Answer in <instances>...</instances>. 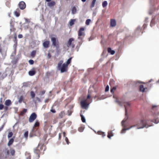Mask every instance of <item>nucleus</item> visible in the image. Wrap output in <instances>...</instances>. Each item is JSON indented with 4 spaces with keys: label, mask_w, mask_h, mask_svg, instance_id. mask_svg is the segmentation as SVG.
<instances>
[{
    "label": "nucleus",
    "mask_w": 159,
    "mask_h": 159,
    "mask_svg": "<svg viewBox=\"0 0 159 159\" xmlns=\"http://www.w3.org/2000/svg\"><path fill=\"white\" fill-rule=\"evenodd\" d=\"M149 126H150L148 125L146 120H141L138 121L136 125L131 126L130 127L127 129H122L121 131V133H124L125 130L129 129L134 127H137V129H141L143 128L144 127L147 128Z\"/></svg>",
    "instance_id": "nucleus-1"
},
{
    "label": "nucleus",
    "mask_w": 159,
    "mask_h": 159,
    "mask_svg": "<svg viewBox=\"0 0 159 159\" xmlns=\"http://www.w3.org/2000/svg\"><path fill=\"white\" fill-rule=\"evenodd\" d=\"M63 63L62 60L60 61L57 64V67L59 70H60L61 73H63L66 72L68 69V66L66 64V63L63 64L61 66V65Z\"/></svg>",
    "instance_id": "nucleus-2"
},
{
    "label": "nucleus",
    "mask_w": 159,
    "mask_h": 159,
    "mask_svg": "<svg viewBox=\"0 0 159 159\" xmlns=\"http://www.w3.org/2000/svg\"><path fill=\"white\" fill-rule=\"evenodd\" d=\"M84 29L83 27H81L80 29L78 31V39L81 40L84 36L85 34L84 32Z\"/></svg>",
    "instance_id": "nucleus-3"
},
{
    "label": "nucleus",
    "mask_w": 159,
    "mask_h": 159,
    "mask_svg": "<svg viewBox=\"0 0 159 159\" xmlns=\"http://www.w3.org/2000/svg\"><path fill=\"white\" fill-rule=\"evenodd\" d=\"M74 39L73 38L70 39L67 41L66 45L68 48L71 47L74 48L75 47V44L74 43Z\"/></svg>",
    "instance_id": "nucleus-4"
},
{
    "label": "nucleus",
    "mask_w": 159,
    "mask_h": 159,
    "mask_svg": "<svg viewBox=\"0 0 159 159\" xmlns=\"http://www.w3.org/2000/svg\"><path fill=\"white\" fill-rule=\"evenodd\" d=\"M51 40L53 46L57 48L59 47V42L57 38L55 37H52L51 38Z\"/></svg>",
    "instance_id": "nucleus-5"
},
{
    "label": "nucleus",
    "mask_w": 159,
    "mask_h": 159,
    "mask_svg": "<svg viewBox=\"0 0 159 159\" xmlns=\"http://www.w3.org/2000/svg\"><path fill=\"white\" fill-rule=\"evenodd\" d=\"M37 115L35 112L32 113L30 116L29 121L31 123L33 122L37 118Z\"/></svg>",
    "instance_id": "nucleus-6"
},
{
    "label": "nucleus",
    "mask_w": 159,
    "mask_h": 159,
    "mask_svg": "<svg viewBox=\"0 0 159 159\" xmlns=\"http://www.w3.org/2000/svg\"><path fill=\"white\" fill-rule=\"evenodd\" d=\"M80 104L83 108L87 109L89 104L88 103L87 100L86 99L81 101Z\"/></svg>",
    "instance_id": "nucleus-7"
},
{
    "label": "nucleus",
    "mask_w": 159,
    "mask_h": 159,
    "mask_svg": "<svg viewBox=\"0 0 159 159\" xmlns=\"http://www.w3.org/2000/svg\"><path fill=\"white\" fill-rule=\"evenodd\" d=\"M39 125L40 123L39 120H36L35 121V123L34 125L33 128L32 130V132H35V130H37V129H36L35 128L39 127Z\"/></svg>",
    "instance_id": "nucleus-8"
},
{
    "label": "nucleus",
    "mask_w": 159,
    "mask_h": 159,
    "mask_svg": "<svg viewBox=\"0 0 159 159\" xmlns=\"http://www.w3.org/2000/svg\"><path fill=\"white\" fill-rule=\"evenodd\" d=\"M19 7L21 10H24L26 7V4L23 1H21L19 2L18 4Z\"/></svg>",
    "instance_id": "nucleus-9"
},
{
    "label": "nucleus",
    "mask_w": 159,
    "mask_h": 159,
    "mask_svg": "<svg viewBox=\"0 0 159 159\" xmlns=\"http://www.w3.org/2000/svg\"><path fill=\"white\" fill-rule=\"evenodd\" d=\"M116 22L114 19H111L110 20V26L112 27H114L116 26Z\"/></svg>",
    "instance_id": "nucleus-10"
},
{
    "label": "nucleus",
    "mask_w": 159,
    "mask_h": 159,
    "mask_svg": "<svg viewBox=\"0 0 159 159\" xmlns=\"http://www.w3.org/2000/svg\"><path fill=\"white\" fill-rule=\"evenodd\" d=\"M49 43L50 42L49 41H45L43 43V46L44 48H48L49 47Z\"/></svg>",
    "instance_id": "nucleus-11"
},
{
    "label": "nucleus",
    "mask_w": 159,
    "mask_h": 159,
    "mask_svg": "<svg viewBox=\"0 0 159 159\" xmlns=\"http://www.w3.org/2000/svg\"><path fill=\"white\" fill-rule=\"evenodd\" d=\"M15 15L17 17L20 16V11L18 8L16 9V11L14 12Z\"/></svg>",
    "instance_id": "nucleus-12"
},
{
    "label": "nucleus",
    "mask_w": 159,
    "mask_h": 159,
    "mask_svg": "<svg viewBox=\"0 0 159 159\" xmlns=\"http://www.w3.org/2000/svg\"><path fill=\"white\" fill-rule=\"evenodd\" d=\"M34 153L36 154L37 155H38V158H39L40 157L39 155L40 153V150L38 148H37L34 149Z\"/></svg>",
    "instance_id": "nucleus-13"
},
{
    "label": "nucleus",
    "mask_w": 159,
    "mask_h": 159,
    "mask_svg": "<svg viewBox=\"0 0 159 159\" xmlns=\"http://www.w3.org/2000/svg\"><path fill=\"white\" fill-rule=\"evenodd\" d=\"M5 104L7 106H9L11 104V102L10 100L7 99L6 100L5 102Z\"/></svg>",
    "instance_id": "nucleus-14"
},
{
    "label": "nucleus",
    "mask_w": 159,
    "mask_h": 159,
    "mask_svg": "<svg viewBox=\"0 0 159 159\" xmlns=\"http://www.w3.org/2000/svg\"><path fill=\"white\" fill-rule=\"evenodd\" d=\"M55 2L53 1H52L50 2H48V6L50 7H53L55 5Z\"/></svg>",
    "instance_id": "nucleus-15"
},
{
    "label": "nucleus",
    "mask_w": 159,
    "mask_h": 159,
    "mask_svg": "<svg viewBox=\"0 0 159 159\" xmlns=\"http://www.w3.org/2000/svg\"><path fill=\"white\" fill-rule=\"evenodd\" d=\"M107 52L108 53H110L111 55H113L115 53V51L112 50L111 48H108L107 49Z\"/></svg>",
    "instance_id": "nucleus-16"
},
{
    "label": "nucleus",
    "mask_w": 159,
    "mask_h": 159,
    "mask_svg": "<svg viewBox=\"0 0 159 159\" xmlns=\"http://www.w3.org/2000/svg\"><path fill=\"white\" fill-rule=\"evenodd\" d=\"M155 9L153 7V8L150 9L148 11V13L150 15H152L155 11Z\"/></svg>",
    "instance_id": "nucleus-17"
},
{
    "label": "nucleus",
    "mask_w": 159,
    "mask_h": 159,
    "mask_svg": "<svg viewBox=\"0 0 159 159\" xmlns=\"http://www.w3.org/2000/svg\"><path fill=\"white\" fill-rule=\"evenodd\" d=\"M35 73L36 72L34 70H30L29 72V74L30 76H33L34 75Z\"/></svg>",
    "instance_id": "nucleus-18"
},
{
    "label": "nucleus",
    "mask_w": 159,
    "mask_h": 159,
    "mask_svg": "<svg viewBox=\"0 0 159 159\" xmlns=\"http://www.w3.org/2000/svg\"><path fill=\"white\" fill-rule=\"evenodd\" d=\"M14 141V139L13 138H11L9 140L7 145L8 146H10L12 144Z\"/></svg>",
    "instance_id": "nucleus-19"
},
{
    "label": "nucleus",
    "mask_w": 159,
    "mask_h": 159,
    "mask_svg": "<svg viewBox=\"0 0 159 159\" xmlns=\"http://www.w3.org/2000/svg\"><path fill=\"white\" fill-rule=\"evenodd\" d=\"M145 88L143 85H140L139 86V90L140 91L143 92L145 91Z\"/></svg>",
    "instance_id": "nucleus-20"
},
{
    "label": "nucleus",
    "mask_w": 159,
    "mask_h": 159,
    "mask_svg": "<svg viewBox=\"0 0 159 159\" xmlns=\"http://www.w3.org/2000/svg\"><path fill=\"white\" fill-rule=\"evenodd\" d=\"M113 134L111 131H110L108 133L107 137L109 139H111V137L113 136Z\"/></svg>",
    "instance_id": "nucleus-21"
},
{
    "label": "nucleus",
    "mask_w": 159,
    "mask_h": 159,
    "mask_svg": "<svg viewBox=\"0 0 159 159\" xmlns=\"http://www.w3.org/2000/svg\"><path fill=\"white\" fill-rule=\"evenodd\" d=\"M130 105V104L128 103V102H125L124 103V106L125 107V115L126 116V109H127V106H129Z\"/></svg>",
    "instance_id": "nucleus-22"
},
{
    "label": "nucleus",
    "mask_w": 159,
    "mask_h": 159,
    "mask_svg": "<svg viewBox=\"0 0 159 159\" xmlns=\"http://www.w3.org/2000/svg\"><path fill=\"white\" fill-rule=\"evenodd\" d=\"M75 20V19H71L69 21V24L71 26L74 25Z\"/></svg>",
    "instance_id": "nucleus-23"
},
{
    "label": "nucleus",
    "mask_w": 159,
    "mask_h": 159,
    "mask_svg": "<svg viewBox=\"0 0 159 159\" xmlns=\"http://www.w3.org/2000/svg\"><path fill=\"white\" fill-rule=\"evenodd\" d=\"M97 133L98 134L102 135V137H104L106 136L105 133L101 131H98Z\"/></svg>",
    "instance_id": "nucleus-24"
},
{
    "label": "nucleus",
    "mask_w": 159,
    "mask_h": 159,
    "mask_svg": "<svg viewBox=\"0 0 159 159\" xmlns=\"http://www.w3.org/2000/svg\"><path fill=\"white\" fill-rule=\"evenodd\" d=\"M76 8L75 7H73L71 9L72 13L73 14H75L76 12Z\"/></svg>",
    "instance_id": "nucleus-25"
},
{
    "label": "nucleus",
    "mask_w": 159,
    "mask_h": 159,
    "mask_svg": "<svg viewBox=\"0 0 159 159\" xmlns=\"http://www.w3.org/2000/svg\"><path fill=\"white\" fill-rule=\"evenodd\" d=\"M10 26L11 27V29L14 28V22L12 20H11L10 21Z\"/></svg>",
    "instance_id": "nucleus-26"
},
{
    "label": "nucleus",
    "mask_w": 159,
    "mask_h": 159,
    "mask_svg": "<svg viewBox=\"0 0 159 159\" xmlns=\"http://www.w3.org/2000/svg\"><path fill=\"white\" fill-rule=\"evenodd\" d=\"M116 89V86L113 87H112V88L111 87V90H110L111 93H114V92Z\"/></svg>",
    "instance_id": "nucleus-27"
},
{
    "label": "nucleus",
    "mask_w": 159,
    "mask_h": 159,
    "mask_svg": "<svg viewBox=\"0 0 159 159\" xmlns=\"http://www.w3.org/2000/svg\"><path fill=\"white\" fill-rule=\"evenodd\" d=\"M36 53V50H33V51L31 53V56L33 57H35Z\"/></svg>",
    "instance_id": "nucleus-28"
},
{
    "label": "nucleus",
    "mask_w": 159,
    "mask_h": 159,
    "mask_svg": "<svg viewBox=\"0 0 159 159\" xmlns=\"http://www.w3.org/2000/svg\"><path fill=\"white\" fill-rule=\"evenodd\" d=\"M65 114V113L64 111H62L59 113V116L61 118H62Z\"/></svg>",
    "instance_id": "nucleus-29"
},
{
    "label": "nucleus",
    "mask_w": 159,
    "mask_h": 159,
    "mask_svg": "<svg viewBox=\"0 0 159 159\" xmlns=\"http://www.w3.org/2000/svg\"><path fill=\"white\" fill-rule=\"evenodd\" d=\"M155 17H153L152 19V20L151 21V22L150 26H152V25H153L155 24Z\"/></svg>",
    "instance_id": "nucleus-30"
},
{
    "label": "nucleus",
    "mask_w": 159,
    "mask_h": 159,
    "mask_svg": "<svg viewBox=\"0 0 159 159\" xmlns=\"http://www.w3.org/2000/svg\"><path fill=\"white\" fill-rule=\"evenodd\" d=\"M96 0H93L90 5V7L93 8L94 7Z\"/></svg>",
    "instance_id": "nucleus-31"
},
{
    "label": "nucleus",
    "mask_w": 159,
    "mask_h": 159,
    "mask_svg": "<svg viewBox=\"0 0 159 159\" xmlns=\"http://www.w3.org/2000/svg\"><path fill=\"white\" fill-rule=\"evenodd\" d=\"M72 58V57H70L67 60V61L66 62V64L67 66H68V65L70 63Z\"/></svg>",
    "instance_id": "nucleus-32"
},
{
    "label": "nucleus",
    "mask_w": 159,
    "mask_h": 159,
    "mask_svg": "<svg viewBox=\"0 0 159 159\" xmlns=\"http://www.w3.org/2000/svg\"><path fill=\"white\" fill-rule=\"evenodd\" d=\"M30 94L32 98H33L35 96V94L34 92L33 91H31L30 92Z\"/></svg>",
    "instance_id": "nucleus-33"
},
{
    "label": "nucleus",
    "mask_w": 159,
    "mask_h": 159,
    "mask_svg": "<svg viewBox=\"0 0 159 159\" xmlns=\"http://www.w3.org/2000/svg\"><path fill=\"white\" fill-rule=\"evenodd\" d=\"M107 5V1H104L102 3V6L103 7H106Z\"/></svg>",
    "instance_id": "nucleus-34"
},
{
    "label": "nucleus",
    "mask_w": 159,
    "mask_h": 159,
    "mask_svg": "<svg viewBox=\"0 0 159 159\" xmlns=\"http://www.w3.org/2000/svg\"><path fill=\"white\" fill-rule=\"evenodd\" d=\"M80 116L81 117V120H82V121L83 122H85V119L84 118V116L81 114H80Z\"/></svg>",
    "instance_id": "nucleus-35"
},
{
    "label": "nucleus",
    "mask_w": 159,
    "mask_h": 159,
    "mask_svg": "<svg viewBox=\"0 0 159 159\" xmlns=\"http://www.w3.org/2000/svg\"><path fill=\"white\" fill-rule=\"evenodd\" d=\"M91 21V20L90 19H87L85 22V24L86 25H89V23Z\"/></svg>",
    "instance_id": "nucleus-36"
},
{
    "label": "nucleus",
    "mask_w": 159,
    "mask_h": 159,
    "mask_svg": "<svg viewBox=\"0 0 159 159\" xmlns=\"http://www.w3.org/2000/svg\"><path fill=\"white\" fill-rule=\"evenodd\" d=\"M14 42L16 43H17V35L16 34H15L14 36Z\"/></svg>",
    "instance_id": "nucleus-37"
},
{
    "label": "nucleus",
    "mask_w": 159,
    "mask_h": 159,
    "mask_svg": "<svg viewBox=\"0 0 159 159\" xmlns=\"http://www.w3.org/2000/svg\"><path fill=\"white\" fill-rule=\"evenodd\" d=\"M23 99V97L22 96H21L19 98V102L20 103L21 102Z\"/></svg>",
    "instance_id": "nucleus-38"
},
{
    "label": "nucleus",
    "mask_w": 159,
    "mask_h": 159,
    "mask_svg": "<svg viewBox=\"0 0 159 159\" xmlns=\"http://www.w3.org/2000/svg\"><path fill=\"white\" fill-rule=\"evenodd\" d=\"M13 133L12 132H10L8 133V138H10L11 137L12 135H13Z\"/></svg>",
    "instance_id": "nucleus-39"
},
{
    "label": "nucleus",
    "mask_w": 159,
    "mask_h": 159,
    "mask_svg": "<svg viewBox=\"0 0 159 159\" xmlns=\"http://www.w3.org/2000/svg\"><path fill=\"white\" fill-rule=\"evenodd\" d=\"M28 131H26L25 132V133L24 134V136L25 138H27L28 137Z\"/></svg>",
    "instance_id": "nucleus-40"
},
{
    "label": "nucleus",
    "mask_w": 159,
    "mask_h": 159,
    "mask_svg": "<svg viewBox=\"0 0 159 159\" xmlns=\"http://www.w3.org/2000/svg\"><path fill=\"white\" fill-rule=\"evenodd\" d=\"M10 152L12 156H14L15 153V151L14 149H12L11 150Z\"/></svg>",
    "instance_id": "nucleus-41"
},
{
    "label": "nucleus",
    "mask_w": 159,
    "mask_h": 159,
    "mask_svg": "<svg viewBox=\"0 0 159 159\" xmlns=\"http://www.w3.org/2000/svg\"><path fill=\"white\" fill-rule=\"evenodd\" d=\"M29 63L30 65H33L34 63V61L33 60L30 59L29 61Z\"/></svg>",
    "instance_id": "nucleus-42"
},
{
    "label": "nucleus",
    "mask_w": 159,
    "mask_h": 159,
    "mask_svg": "<svg viewBox=\"0 0 159 159\" xmlns=\"http://www.w3.org/2000/svg\"><path fill=\"white\" fill-rule=\"evenodd\" d=\"M109 86L107 85L105 89V91L106 92H107L109 91Z\"/></svg>",
    "instance_id": "nucleus-43"
},
{
    "label": "nucleus",
    "mask_w": 159,
    "mask_h": 159,
    "mask_svg": "<svg viewBox=\"0 0 159 159\" xmlns=\"http://www.w3.org/2000/svg\"><path fill=\"white\" fill-rule=\"evenodd\" d=\"M72 111L70 110H68L67 111V113H68V115L69 116H70L72 114Z\"/></svg>",
    "instance_id": "nucleus-44"
},
{
    "label": "nucleus",
    "mask_w": 159,
    "mask_h": 159,
    "mask_svg": "<svg viewBox=\"0 0 159 159\" xmlns=\"http://www.w3.org/2000/svg\"><path fill=\"white\" fill-rule=\"evenodd\" d=\"M128 118V117H127V118L125 119H124L121 122V124H122V125H123V123H124L125 122V121H126V120H127V119Z\"/></svg>",
    "instance_id": "nucleus-45"
},
{
    "label": "nucleus",
    "mask_w": 159,
    "mask_h": 159,
    "mask_svg": "<svg viewBox=\"0 0 159 159\" xmlns=\"http://www.w3.org/2000/svg\"><path fill=\"white\" fill-rule=\"evenodd\" d=\"M83 130L84 129L82 127H80L78 128V130L80 132H82Z\"/></svg>",
    "instance_id": "nucleus-46"
},
{
    "label": "nucleus",
    "mask_w": 159,
    "mask_h": 159,
    "mask_svg": "<svg viewBox=\"0 0 159 159\" xmlns=\"http://www.w3.org/2000/svg\"><path fill=\"white\" fill-rule=\"evenodd\" d=\"M45 93V91L44 90H43L40 92V95H43Z\"/></svg>",
    "instance_id": "nucleus-47"
},
{
    "label": "nucleus",
    "mask_w": 159,
    "mask_h": 159,
    "mask_svg": "<svg viewBox=\"0 0 159 159\" xmlns=\"http://www.w3.org/2000/svg\"><path fill=\"white\" fill-rule=\"evenodd\" d=\"M4 107V106L2 104H0V110H2Z\"/></svg>",
    "instance_id": "nucleus-48"
},
{
    "label": "nucleus",
    "mask_w": 159,
    "mask_h": 159,
    "mask_svg": "<svg viewBox=\"0 0 159 159\" xmlns=\"http://www.w3.org/2000/svg\"><path fill=\"white\" fill-rule=\"evenodd\" d=\"M51 57V55L50 53H48L47 55V58L48 59L50 58Z\"/></svg>",
    "instance_id": "nucleus-49"
},
{
    "label": "nucleus",
    "mask_w": 159,
    "mask_h": 159,
    "mask_svg": "<svg viewBox=\"0 0 159 159\" xmlns=\"http://www.w3.org/2000/svg\"><path fill=\"white\" fill-rule=\"evenodd\" d=\"M65 140L67 143L68 144L69 142V140L67 137L65 138Z\"/></svg>",
    "instance_id": "nucleus-50"
},
{
    "label": "nucleus",
    "mask_w": 159,
    "mask_h": 159,
    "mask_svg": "<svg viewBox=\"0 0 159 159\" xmlns=\"http://www.w3.org/2000/svg\"><path fill=\"white\" fill-rule=\"evenodd\" d=\"M23 37V36L22 34H19L18 35V37L19 38L21 39Z\"/></svg>",
    "instance_id": "nucleus-51"
},
{
    "label": "nucleus",
    "mask_w": 159,
    "mask_h": 159,
    "mask_svg": "<svg viewBox=\"0 0 159 159\" xmlns=\"http://www.w3.org/2000/svg\"><path fill=\"white\" fill-rule=\"evenodd\" d=\"M116 102L119 105H120V102L118 100V99H117L116 100Z\"/></svg>",
    "instance_id": "nucleus-52"
},
{
    "label": "nucleus",
    "mask_w": 159,
    "mask_h": 159,
    "mask_svg": "<svg viewBox=\"0 0 159 159\" xmlns=\"http://www.w3.org/2000/svg\"><path fill=\"white\" fill-rule=\"evenodd\" d=\"M50 111L53 113H55L56 112L55 109H52L50 110Z\"/></svg>",
    "instance_id": "nucleus-53"
},
{
    "label": "nucleus",
    "mask_w": 159,
    "mask_h": 159,
    "mask_svg": "<svg viewBox=\"0 0 159 159\" xmlns=\"http://www.w3.org/2000/svg\"><path fill=\"white\" fill-rule=\"evenodd\" d=\"M35 98H36V100L38 101L39 102L41 101L40 100V99L39 98L36 97Z\"/></svg>",
    "instance_id": "nucleus-54"
},
{
    "label": "nucleus",
    "mask_w": 159,
    "mask_h": 159,
    "mask_svg": "<svg viewBox=\"0 0 159 159\" xmlns=\"http://www.w3.org/2000/svg\"><path fill=\"white\" fill-rule=\"evenodd\" d=\"M91 95L90 94H88V95L87 97V99H90L91 98Z\"/></svg>",
    "instance_id": "nucleus-55"
},
{
    "label": "nucleus",
    "mask_w": 159,
    "mask_h": 159,
    "mask_svg": "<svg viewBox=\"0 0 159 159\" xmlns=\"http://www.w3.org/2000/svg\"><path fill=\"white\" fill-rule=\"evenodd\" d=\"M31 156L30 155H29L28 157H27L26 159H31Z\"/></svg>",
    "instance_id": "nucleus-56"
},
{
    "label": "nucleus",
    "mask_w": 159,
    "mask_h": 159,
    "mask_svg": "<svg viewBox=\"0 0 159 159\" xmlns=\"http://www.w3.org/2000/svg\"><path fill=\"white\" fill-rule=\"evenodd\" d=\"M4 109L5 111H7L8 109V107L7 106L5 107H4Z\"/></svg>",
    "instance_id": "nucleus-57"
},
{
    "label": "nucleus",
    "mask_w": 159,
    "mask_h": 159,
    "mask_svg": "<svg viewBox=\"0 0 159 159\" xmlns=\"http://www.w3.org/2000/svg\"><path fill=\"white\" fill-rule=\"evenodd\" d=\"M27 109H24L23 110V112L25 113V112H26L27 111Z\"/></svg>",
    "instance_id": "nucleus-58"
},
{
    "label": "nucleus",
    "mask_w": 159,
    "mask_h": 159,
    "mask_svg": "<svg viewBox=\"0 0 159 159\" xmlns=\"http://www.w3.org/2000/svg\"><path fill=\"white\" fill-rule=\"evenodd\" d=\"M3 126H2L1 128H0V131H1L3 129Z\"/></svg>",
    "instance_id": "nucleus-59"
},
{
    "label": "nucleus",
    "mask_w": 159,
    "mask_h": 159,
    "mask_svg": "<svg viewBox=\"0 0 159 159\" xmlns=\"http://www.w3.org/2000/svg\"><path fill=\"white\" fill-rule=\"evenodd\" d=\"M24 114V113L23 111H22L20 112V114L21 115H23Z\"/></svg>",
    "instance_id": "nucleus-60"
},
{
    "label": "nucleus",
    "mask_w": 159,
    "mask_h": 159,
    "mask_svg": "<svg viewBox=\"0 0 159 159\" xmlns=\"http://www.w3.org/2000/svg\"><path fill=\"white\" fill-rule=\"evenodd\" d=\"M59 138H60L61 137V134H59Z\"/></svg>",
    "instance_id": "nucleus-61"
},
{
    "label": "nucleus",
    "mask_w": 159,
    "mask_h": 159,
    "mask_svg": "<svg viewBox=\"0 0 159 159\" xmlns=\"http://www.w3.org/2000/svg\"><path fill=\"white\" fill-rule=\"evenodd\" d=\"M48 99H46L45 100V102H48Z\"/></svg>",
    "instance_id": "nucleus-62"
},
{
    "label": "nucleus",
    "mask_w": 159,
    "mask_h": 159,
    "mask_svg": "<svg viewBox=\"0 0 159 159\" xmlns=\"http://www.w3.org/2000/svg\"><path fill=\"white\" fill-rule=\"evenodd\" d=\"M9 151L8 150L7 151V154H8L9 153Z\"/></svg>",
    "instance_id": "nucleus-63"
},
{
    "label": "nucleus",
    "mask_w": 159,
    "mask_h": 159,
    "mask_svg": "<svg viewBox=\"0 0 159 159\" xmlns=\"http://www.w3.org/2000/svg\"><path fill=\"white\" fill-rule=\"evenodd\" d=\"M82 1L84 2L86 1V0H81Z\"/></svg>",
    "instance_id": "nucleus-64"
}]
</instances>
